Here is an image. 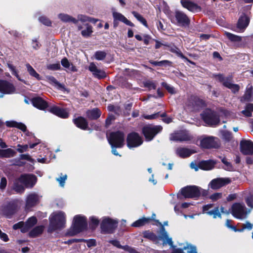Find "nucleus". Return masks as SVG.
<instances>
[{
	"label": "nucleus",
	"mask_w": 253,
	"mask_h": 253,
	"mask_svg": "<svg viewBox=\"0 0 253 253\" xmlns=\"http://www.w3.org/2000/svg\"><path fill=\"white\" fill-rule=\"evenodd\" d=\"M87 228V218L85 216L76 215L74 217L72 226L67 231L66 235L74 236Z\"/></svg>",
	"instance_id": "nucleus-1"
},
{
	"label": "nucleus",
	"mask_w": 253,
	"mask_h": 253,
	"mask_svg": "<svg viewBox=\"0 0 253 253\" xmlns=\"http://www.w3.org/2000/svg\"><path fill=\"white\" fill-rule=\"evenodd\" d=\"M66 215L63 211H60L49 218V224L47 231L52 233L58 230H61L65 226Z\"/></svg>",
	"instance_id": "nucleus-2"
},
{
	"label": "nucleus",
	"mask_w": 253,
	"mask_h": 253,
	"mask_svg": "<svg viewBox=\"0 0 253 253\" xmlns=\"http://www.w3.org/2000/svg\"><path fill=\"white\" fill-rule=\"evenodd\" d=\"M108 141L112 148H122L125 145V133L121 130L111 132Z\"/></svg>",
	"instance_id": "nucleus-3"
},
{
	"label": "nucleus",
	"mask_w": 253,
	"mask_h": 253,
	"mask_svg": "<svg viewBox=\"0 0 253 253\" xmlns=\"http://www.w3.org/2000/svg\"><path fill=\"white\" fill-rule=\"evenodd\" d=\"M201 116L203 121L209 126H216L220 123L219 115L216 111L211 109H206Z\"/></svg>",
	"instance_id": "nucleus-4"
},
{
	"label": "nucleus",
	"mask_w": 253,
	"mask_h": 253,
	"mask_svg": "<svg viewBox=\"0 0 253 253\" xmlns=\"http://www.w3.org/2000/svg\"><path fill=\"white\" fill-rule=\"evenodd\" d=\"M200 195L201 190L198 186L190 185L182 188L177 194V198L181 199V196H183L184 198H197Z\"/></svg>",
	"instance_id": "nucleus-5"
},
{
	"label": "nucleus",
	"mask_w": 253,
	"mask_h": 253,
	"mask_svg": "<svg viewBox=\"0 0 253 253\" xmlns=\"http://www.w3.org/2000/svg\"><path fill=\"white\" fill-rule=\"evenodd\" d=\"M163 129L161 126H152L147 125L142 128V133L145 137L146 141H152L154 137Z\"/></svg>",
	"instance_id": "nucleus-6"
},
{
	"label": "nucleus",
	"mask_w": 253,
	"mask_h": 253,
	"mask_svg": "<svg viewBox=\"0 0 253 253\" xmlns=\"http://www.w3.org/2000/svg\"><path fill=\"white\" fill-rule=\"evenodd\" d=\"M118 222L109 217H104L100 224L101 233L103 234H112L115 232Z\"/></svg>",
	"instance_id": "nucleus-7"
},
{
	"label": "nucleus",
	"mask_w": 253,
	"mask_h": 253,
	"mask_svg": "<svg viewBox=\"0 0 253 253\" xmlns=\"http://www.w3.org/2000/svg\"><path fill=\"white\" fill-rule=\"evenodd\" d=\"M126 142L127 147L130 149L140 146L143 140L138 133L133 131L127 134Z\"/></svg>",
	"instance_id": "nucleus-8"
},
{
	"label": "nucleus",
	"mask_w": 253,
	"mask_h": 253,
	"mask_svg": "<svg viewBox=\"0 0 253 253\" xmlns=\"http://www.w3.org/2000/svg\"><path fill=\"white\" fill-rule=\"evenodd\" d=\"M19 180L25 188H32L36 184L38 178L34 174L23 173L19 176Z\"/></svg>",
	"instance_id": "nucleus-9"
},
{
	"label": "nucleus",
	"mask_w": 253,
	"mask_h": 253,
	"mask_svg": "<svg viewBox=\"0 0 253 253\" xmlns=\"http://www.w3.org/2000/svg\"><path fill=\"white\" fill-rule=\"evenodd\" d=\"M16 88L13 84L4 80L0 79V98L4 94H12L15 92Z\"/></svg>",
	"instance_id": "nucleus-10"
},
{
	"label": "nucleus",
	"mask_w": 253,
	"mask_h": 253,
	"mask_svg": "<svg viewBox=\"0 0 253 253\" xmlns=\"http://www.w3.org/2000/svg\"><path fill=\"white\" fill-rule=\"evenodd\" d=\"M175 19L178 26L187 27L190 24V19L188 16L183 11L176 10L174 12Z\"/></svg>",
	"instance_id": "nucleus-11"
},
{
	"label": "nucleus",
	"mask_w": 253,
	"mask_h": 253,
	"mask_svg": "<svg viewBox=\"0 0 253 253\" xmlns=\"http://www.w3.org/2000/svg\"><path fill=\"white\" fill-rule=\"evenodd\" d=\"M240 151L245 155H253V142L249 140L243 139L240 143Z\"/></svg>",
	"instance_id": "nucleus-12"
},
{
	"label": "nucleus",
	"mask_w": 253,
	"mask_h": 253,
	"mask_svg": "<svg viewBox=\"0 0 253 253\" xmlns=\"http://www.w3.org/2000/svg\"><path fill=\"white\" fill-rule=\"evenodd\" d=\"M193 136L186 130H182L171 135L170 139L175 141H187L192 139Z\"/></svg>",
	"instance_id": "nucleus-13"
},
{
	"label": "nucleus",
	"mask_w": 253,
	"mask_h": 253,
	"mask_svg": "<svg viewBox=\"0 0 253 253\" xmlns=\"http://www.w3.org/2000/svg\"><path fill=\"white\" fill-rule=\"evenodd\" d=\"M17 210V205L14 202H10L2 208V214L7 218H10L14 214Z\"/></svg>",
	"instance_id": "nucleus-14"
},
{
	"label": "nucleus",
	"mask_w": 253,
	"mask_h": 253,
	"mask_svg": "<svg viewBox=\"0 0 253 253\" xmlns=\"http://www.w3.org/2000/svg\"><path fill=\"white\" fill-rule=\"evenodd\" d=\"M231 181V179L229 178H217L212 180L210 185L211 189L217 190L229 184Z\"/></svg>",
	"instance_id": "nucleus-15"
},
{
	"label": "nucleus",
	"mask_w": 253,
	"mask_h": 253,
	"mask_svg": "<svg viewBox=\"0 0 253 253\" xmlns=\"http://www.w3.org/2000/svg\"><path fill=\"white\" fill-rule=\"evenodd\" d=\"M180 3L184 8L187 9L192 12L196 13L202 10L200 6L190 0H181Z\"/></svg>",
	"instance_id": "nucleus-16"
},
{
	"label": "nucleus",
	"mask_w": 253,
	"mask_h": 253,
	"mask_svg": "<svg viewBox=\"0 0 253 253\" xmlns=\"http://www.w3.org/2000/svg\"><path fill=\"white\" fill-rule=\"evenodd\" d=\"M48 111L52 114L62 119L68 118L69 116V113L65 109L60 108L57 106H53L48 109Z\"/></svg>",
	"instance_id": "nucleus-17"
},
{
	"label": "nucleus",
	"mask_w": 253,
	"mask_h": 253,
	"mask_svg": "<svg viewBox=\"0 0 253 253\" xmlns=\"http://www.w3.org/2000/svg\"><path fill=\"white\" fill-rule=\"evenodd\" d=\"M213 206L212 204H209L204 205L203 207V211L209 215H212L213 218H216L217 217L221 218V214L219 211V207H216L212 210L209 211V210Z\"/></svg>",
	"instance_id": "nucleus-18"
},
{
	"label": "nucleus",
	"mask_w": 253,
	"mask_h": 253,
	"mask_svg": "<svg viewBox=\"0 0 253 253\" xmlns=\"http://www.w3.org/2000/svg\"><path fill=\"white\" fill-rule=\"evenodd\" d=\"M31 101L35 108L41 110H44L48 107V102L40 96L32 98Z\"/></svg>",
	"instance_id": "nucleus-19"
},
{
	"label": "nucleus",
	"mask_w": 253,
	"mask_h": 253,
	"mask_svg": "<svg viewBox=\"0 0 253 253\" xmlns=\"http://www.w3.org/2000/svg\"><path fill=\"white\" fill-rule=\"evenodd\" d=\"M73 122L76 126L82 130H89L88 122L87 119L84 117L79 116L73 119Z\"/></svg>",
	"instance_id": "nucleus-20"
},
{
	"label": "nucleus",
	"mask_w": 253,
	"mask_h": 253,
	"mask_svg": "<svg viewBox=\"0 0 253 253\" xmlns=\"http://www.w3.org/2000/svg\"><path fill=\"white\" fill-rule=\"evenodd\" d=\"M200 145L202 148L206 149L217 148L219 147L218 144L212 137L203 138L201 140Z\"/></svg>",
	"instance_id": "nucleus-21"
},
{
	"label": "nucleus",
	"mask_w": 253,
	"mask_h": 253,
	"mask_svg": "<svg viewBox=\"0 0 253 253\" xmlns=\"http://www.w3.org/2000/svg\"><path fill=\"white\" fill-rule=\"evenodd\" d=\"M245 207L240 203H236L232 206V214L236 218L241 219L245 213Z\"/></svg>",
	"instance_id": "nucleus-22"
},
{
	"label": "nucleus",
	"mask_w": 253,
	"mask_h": 253,
	"mask_svg": "<svg viewBox=\"0 0 253 253\" xmlns=\"http://www.w3.org/2000/svg\"><path fill=\"white\" fill-rule=\"evenodd\" d=\"M88 69L92 73L93 76L98 79H104L106 77L105 72L102 70L98 69L93 62L90 64Z\"/></svg>",
	"instance_id": "nucleus-23"
},
{
	"label": "nucleus",
	"mask_w": 253,
	"mask_h": 253,
	"mask_svg": "<svg viewBox=\"0 0 253 253\" xmlns=\"http://www.w3.org/2000/svg\"><path fill=\"white\" fill-rule=\"evenodd\" d=\"M250 19L245 13H243L239 17L237 27L241 31H244L249 25Z\"/></svg>",
	"instance_id": "nucleus-24"
},
{
	"label": "nucleus",
	"mask_w": 253,
	"mask_h": 253,
	"mask_svg": "<svg viewBox=\"0 0 253 253\" xmlns=\"http://www.w3.org/2000/svg\"><path fill=\"white\" fill-rule=\"evenodd\" d=\"M216 164V161L213 160H202L198 163V168L204 170H209L213 169Z\"/></svg>",
	"instance_id": "nucleus-25"
},
{
	"label": "nucleus",
	"mask_w": 253,
	"mask_h": 253,
	"mask_svg": "<svg viewBox=\"0 0 253 253\" xmlns=\"http://www.w3.org/2000/svg\"><path fill=\"white\" fill-rule=\"evenodd\" d=\"M161 232L160 235L158 236V240H163V245H166L168 244L169 246H172L173 245V242L171 238H169L167 232L163 225H161Z\"/></svg>",
	"instance_id": "nucleus-26"
},
{
	"label": "nucleus",
	"mask_w": 253,
	"mask_h": 253,
	"mask_svg": "<svg viewBox=\"0 0 253 253\" xmlns=\"http://www.w3.org/2000/svg\"><path fill=\"white\" fill-rule=\"evenodd\" d=\"M101 111L98 108H94L86 111V117L90 120H96L101 115Z\"/></svg>",
	"instance_id": "nucleus-27"
},
{
	"label": "nucleus",
	"mask_w": 253,
	"mask_h": 253,
	"mask_svg": "<svg viewBox=\"0 0 253 253\" xmlns=\"http://www.w3.org/2000/svg\"><path fill=\"white\" fill-rule=\"evenodd\" d=\"M253 95V87L252 85L249 84L246 87L244 94L241 97L240 101L242 102L251 101Z\"/></svg>",
	"instance_id": "nucleus-28"
},
{
	"label": "nucleus",
	"mask_w": 253,
	"mask_h": 253,
	"mask_svg": "<svg viewBox=\"0 0 253 253\" xmlns=\"http://www.w3.org/2000/svg\"><path fill=\"white\" fill-rule=\"evenodd\" d=\"M194 151L187 148L179 147L176 150V155L181 158H186L190 157Z\"/></svg>",
	"instance_id": "nucleus-29"
},
{
	"label": "nucleus",
	"mask_w": 253,
	"mask_h": 253,
	"mask_svg": "<svg viewBox=\"0 0 253 253\" xmlns=\"http://www.w3.org/2000/svg\"><path fill=\"white\" fill-rule=\"evenodd\" d=\"M113 17L118 21H121L130 27H134V24L128 20L124 15L118 12L113 13Z\"/></svg>",
	"instance_id": "nucleus-30"
},
{
	"label": "nucleus",
	"mask_w": 253,
	"mask_h": 253,
	"mask_svg": "<svg viewBox=\"0 0 253 253\" xmlns=\"http://www.w3.org/2000/svg\"><path fill=\"white\" fill-rule=\"evenodd\" d=\"M12 189L17 193H23L25 190V188L21 182L19 180V177L16 178L13 183Z\"/></svg>",
	"instance_id": "nucleus-31"
},
{
	"label": "nucleus",
	"mask_w": 253,
	"mask_h": 253,
	"mask_svg": "<svg viewBox=\"0 0 253 253\" xmlns=\"http://www.w3.org/2000/svg\"><path fill=\"white\" fill-rule=\"evenodd\" d=\"M37 223V219L35 216H32L29 217L25 223L24 228L22 230V233L27 232L31 228L36 225Z\"/></svg>",
	"instance_id": "nucleus-32"
},
{
	"label": "nucleus",
	"mask_w": 253,
	"mask_h": 253,
	"mask_svg": "<svg viewBox=\"0 0 253 253\" xmlns=\"http://www.w3.org/2000/svg\"><path fill=\"white\" fill-rule=\"evenodd\" d=\"M44 226L42 225L37 226L32 229L28 234L30 238H36L41 235L43 232Z\"/></svg>",
	"instance_id": "nucleus-33"
},
{
	"label": "nucleus",
	"mask_w": 253,
	"mask_h": 253,
	"mask_svg": "<svg viewBox=\"0 0 253 253\" xmlns=\"http://www.w3.org/2000/svg\"><path fill=\"white\" fill-rule=\"evenodd\" d=\"M38 202V197L36 194H31L27 197L26 200V207L32 208L34 207Z\"/></svg>",
	"instance_id": "nucleus-34"
},
{
	"label": "nucleus",
	"mask_w": 253,
	"mask_h": 253,
	"mask_svg": "<svg viewBox=\"0 0 253 253\" xmlns=\"http://www.w3.org/2000/svg\"><path fill=\"white\" fill-rule=\"evenodd\" d=\"M16 154V152L11 148L6 149H0V158H11L14 157Z\"/></svg>",
	"instance_id": "nucleus-35"
},
{
	"label": "nucleus",
	"mask_w": 253,
	"mask_h": 253,
	"mask_svg": "<svg viewBox=\"0 0 253 253\" xmlns=\"http://www.w3.org/2000/svg\"><path fill=\"white\" fill-rule=\"evenodd\" d=\"M151 218H146V217H143L142 218H140L133 222L131 224V226L134 227H142L150 223L151 221Z\"/></svg>",
	"instance_id": "nucleus-36"
},
{
	"label": "nucleus",
	"mask_w": 253,
	"mask_h": 253,
	"mask_svg": "<svg viewBox=\"0 0 253 253\" xmlns=\"http://www.w3.org/2000/svg\"><path fill=\"white\" fill-rule=\"evenodd\" d=\"M143 237L149 239L153 242H156L158 240L159 237L154 233L150 230H145L142 232Z\"/></svg>",
	"instance_id": "nucleus-37"
},
{
	"label": "nucleus",
	"mask_w": 253,
	"mask_h": 253,
	"mask_svg": "<svg viewBox=\"0 0 253 253\" xmlns=\"http://www.w3.org/2000/svg\"><path fill=\"white\" fill-rule=\"evenodd\" d=\"M26 67L28 72L31 76L35 78L38 81L42 80L41 76L36 71V70L29 63H27L26 64Z\"/></svg>",
	"instance_id": "nucleus-38"
},
{
	"label": "nucleus",
	"mask_w": 253,
	"mask_h": 253,
	"mask_svg": "<svg viewBox=\"0 0 253 253\" xmlns=\"http://www.w3.org/2000/svg\"><path fill=\"white\" fill-rule=\"evenodd\" d=\"M223 86L230 89L233 93L236 94L240 90V86L238 84H232L229 82L223 83Z\"/></svg>",
	"instance_id": "nucleus-39"
},
{
	"label": "nucleus",
	"mask_w": 253,
	"mask_h": 253,
	"mask_svg": "<svg viewBox=\"0 0 253 253\" xmlns=\"http://www.w3.org/2000/svg\"><path fill=\"white\" fill-rule=\"evenodd\" d=\"M189 103L188 106H198L201 104H202L204 101L202 99H201L199 97L195 96H191L188 100Z\"/></svg>",
	"instance_id": "nucleus-40"
},
{
	"label": "nucleus",
	"mask_w": 253,
	"mask_h": 253,
	"mask_svg": "<svg viewBox=\"0 0 253 253\" xmlns=\"http://www.w3.org/2000/svg\"><path fill=\"white\" fill-rule=\"evenodd\" d=\"M89 225L91 230H95L99 224V220L94 216L89 217Z\"/></svg>",
	"instance_id": "nucleus-41"
},
{
	"label": "nucleus",
	"mask_w": 253,
	"mask_h": 253,
	"mask_svg": "<svg viewBox=\"0 0 253 253\" xmlns=\"http://www.w3.org/2000/svg\"><path fill=\"white\" fill-rule=\"evenodd\" d=\"M117 84L122 87L129 88L130 84L128 83L127 79L124 77H120L116 80Z\"/></svg>",
	"instance_id": "nucleus-42"
},
{
	"label": "nucleus",
	"mask_w": 253,
	"mask_h": 253,
	"mask_svg": "<svg viewBox=\"0 0 253 253\" xmlns=\"http://www.w3.org/2000/svg\"><path fill=\"white\" fill-rule=\"evenodd\" d=\"M253 112V104L248 103L245 109L243 110L241 113L247 117H250L252 115Z\"/></svg>",
	"instance_id": "nucleus-43"
},
{
	"label": "nucleus",
	"mask_w": 253,
	"mask_h": 253,
	"mask_svg": "<svg viewBox=\"0 0 253 253\" xmlns=\"http://www.w3.org/2000/svg\"><path fill=\"white\" fill-rule=\"evenodd\" d=\"M132 14L133 16L146 28H148V25L146 20L141 14L135 11H133L132 12Z\"/></svg>",
	"instance_id": "nucleus-44"
},
{
	"label": "nucleus",
	"mask_w": 253,
	"mask_h": 253,
	"mask_svg": "<svg viewBox=\"0 0 253 253\" xmlns=\"http://www.w3.org/2000/svg\"><path fill=\"white\" fill-rule=\"evenodd\" d=\"M86 29L82 30L81 32L82 36L84 38H88L90 37L93 33L92 26L89 24H86Z\"/></svg>",
	"instance_id": "nucleus-45"
},
{
	"label": "nucleus",
	"mask_w": 253,
	"mask_h": 253,
	"mask_svg": "<svg viewBox=\"0 0 253 253\" xmlns=\"http://www.w3.org/2000/svg\"><path fill=\"white\" fill-rule=\"evenodd\" d=\"M106 56L107 53L105 51L98 50L94 53L93 57L97 60H103Z\"/></svg>",
	"instance_id": "nucleus-46"
},
{
	"label": "nucleus",
	"mask_w": 253,
	"mask_h": 253,
	"mask_svg": "<svg viewBox=\"0 0 253 253\" xmlns=\"http://www.w3.org/2000/svg\"><path fill=\"white\" fill-rule=\"evenodd\" d=\"M7 66H8V67L9 68V69H10V70L11 71L12 74L13 76H15L19 81L26 84L25 81L21 79L20 77H19V76L18 74V71L16 70L15 66H14L13 65L10 64H8Z\"/></svg>",
	"instance_id": "nucleus-47"
},
{
	"label": "nucleus",
	"mask_w": 253,
	"mask_h": 253,
	"mask_svg": "<svg viewBox=\"0 0 253 253\" xmlns=\"http://www.w3.org/2000/svg\"><path fill=\"white\" fill-rule=\"evenodd\" d=\"M116 117L115 115L112 114H109L105 120V128H108L115 121Z\"/></svg>",
	"instance_id": "nucleus-48"
},
{
	"label": "nucleus",
	"mask_w": 253,
	"mask_h": 253,
	"mask_svg": "<svg viewBox=\"0 0 253 253\" xmlns=\"http://www.w3.org/2000/svg\"><path fill=\"white\" fill-rule=\"evenodd\" d=\"M225 35L227 38L232 42H240L242 41L241 37L235 35L229 32H226Z\"/></svg>",
	"instance_id": "nucleus-49"
},
{
	"label": "nucleus",
	"mask_w": 253,
	"mask_h": 253,
	"mask_svg": "<svg viewBox=\"0 0 253 253\" xmlns=\"http://www.w3.org/2000/svg\"><path fill=\"white\" fill-rule=\"evenodd\" d=\"M212 77L217 80L219 82L221 83L223 85V83L228 82L229 78H225L222 74H214Z\"/></svg>",
	"instance_id": "nucleus-50"
},
{
	"label": "nucleus",
	"mask_w": 253,
	"mask_h": 253,
	"mask_svg": "<svg viewBox=\"0 0 253 253\" xmlns=\"http://www.w3.org/2000/svg\"><path fill=\"white\" fill-rule=\"evenodd\" d=\"M143 84L144 87L148 88L149 90L156 89V83L153 81L147 80L145 82H143Z\"/></svg>",
	"instance_id": "nucleus-51"
},
{
	"label": "nucleus",
	"mask_w": 253,
	"mask_h": 253,
	"mask_svg": "<svg viewBox=\"0 0 253 253\" xmlns=\"http://www.w3.org/2000/svg\"><path fill=\"white\" fill-rule=\"evenodd\" d=\"M162 86L165 87L166 89L168 91L169 93L174 94L176 93V91L174 87L169 85L166 82H162L161 83Z\"/></svg>",
	"instance_id": "nucleus-52"
},
{
	"label": "nucleus",
	"mask_w": 253,
	"mask_h": 253,
	"mask_svg": "<svg viewBox=\"0 0 253 253\" xmlns=\"http://www.w3.org/2000/svg\"><path fill=\"white\" fill-rule=\"evenodd\" d=\"M169 51L172 53H175L176 55L181 58V54H183L180 49L175 45H173L172 46L169 45Z\"/></svg>",
	"instance_id": "nucleus-53"
},
{
	"label": "nucleus",
	"mask_w": 253,
	"mask_h": 253,
	"mask_svg": "<svg viewBox=\"0 0 253 253\" xmlns=\"http://www.w3.org/2000/svg\"><path fill=\"white\" fill-rule=\"evenodd\" d=\"M149 62L151 64H152L154 66H163L166 64L170 63V62L169 61L166 60H162V61H153V60H150Z\"/></svg>",
	"instance_id": "nucleus-54"
},
{
	"label": "nucleus",
	"mask_w": 253,
	"mask_h": 253,
	"mask_svg": "<svg viewBox=\"0 0 253 253\" xmlns=\"http://www.w3.org/2000/svg\"><path fill=\"white\" fill-rule=\"evenodd\" d=\"M61 68L60 64L59 62L54 64H50L47 65V69L52 71H56Z\"/></svg>",
	"instance_id": "nucleus-55"
},
{
	"label": "nucleus",
	"mask_w": 253,
	"mask_h": 253,
	"mask_svg": "<svg viewBox=\"0 0 253 253\" xmlns=\"http://www.w3.org/2000/svg\"><path fill=\"white\" fill-rule=\"evenodd\" d=\"M39 21L43 24L50 26L51 25V21L47 17L45 16H41L39 17Z\"/></svg>",
	"instance_id": "nucleus-56"
},
{
	"label": "nucleus",
	"mask_w": 253,
	"mask_h": 253,
	"mask_svg": "<svg viewBox=\"0 0 253 253\" xmlns=\"http://www.w3.org/2000/svg\"><path fill=\"white\" fill-rule=\"evenodd\" d=\"M107 109L110 112H113L117 114L118 112L120 111V107L119 106H115L112 104H109L107 106Z\"/></svg>",
	"instance_id": "nucleus-57"
},
{
	"label": "nucleus",
	"mask_w": 253,
	"mask_h": 253,
	"mask_svg": "<svg viewBox=\"0 0 253 253\" xmlns=\"http://www.w3.org/2000/svg\"><path fill=\"white\" fill-rule=\"evenodd\" d=\"M82 242H85L88 247H94L96 245V240L93 239L88 240L82 239Z\"/></svg>",
	"instance_id": "nucleus-58"
},
{
	"label": "nucleus",
	"mask_w": 253,
	"mask_h": 253,
	"mask_svg": "<svg viewBox=\"0 0 253 253\" xmlns=\"http://www.w3.org/2000/svg\"><path fill=\"white\" fill-rule=\"evenodd\" d=\"M245 201L249 207L253 208V193L247 197L245 199Z\"/></svg>",
	"instance_id": "nucleus-59"
},
{
	"label": "nucleus",
	"mask_w": 253,
	"mask_h": 253,
	"mask_svg": "<svg viewBox=\"0 0 253 253\" xmlns=\"http://www.w3.org/2000/svg\"><path fill=\"white\" fill-rule=\"evenodd\" d=\"M17 147L18 148L17 149V151L18 152L21 153L27 151L28 149V145L27 144H25V145L18 144Z\"/></svg>",
	"instance_id": "nucleus-60"
},
{
	"label": "nucleus",
	"mask_w": 253,
	"mask_h": 253,
	"mask_svg": "<svg viewBox=\"0 0 253 253\" xmlns=\"http://www.w3.org/2000/svg\"><path fill=\"white\" fill-rule=\"evenodd\" d=\"M32 45L33 48L35 50H38L42 46L41 44L38 42V40L37 39L32 40Z\"/></svg>",
	"instance_id": "nucleus-61"
},
{
	"label": "nucleus",
	"mask_w": 253,
	"mask_h": 253,
	"mask_svg": "<svg viewBox=\"0 0 253 253\" xmlns=\"http://www.w3.org/2000/svg\"><path fill=\"white\" fill-rule=\"evenodd\" d=\"M25 223L23 221H19L17 223L14 224L13 225V229L14 230L21 229V231L22 232V230L23 228H24Z\"/></svg>",
	"instance_id": "nucleus-62"
},
{
	"label": "nucleus",
	"mask_w": 253,
	"mask_h": 253,
	"mask_svg": "<svg viewBox=\"0 0 253 253\" xmlns=\"http://www.w3.org/2000/svg\"><path fill=\"white\" fill-rule=\"evenodd\" d=\"M70 16H71L68 14L62 13L59 14L58 15V17L61 19V20L64 22H69Z\"/></svg>",
	"instance_id": "nucleus-63"
},
{
	"label": "nucleus",
	"mask_w": 253,
	"mask_h": 253,
	"mask_svg": "<svg viewBox=\"0 0 253 253\" xmlns=\"http://www.w3.org/2000/svg\"><path fill=\"white\" fill-rule=\"evenodd\" d=\"M221 197L222 194L221 193H215L210 196V199L212 200L213 201H216L221 198Z\"/></svg>",
	"instance_id": "nucleus-64"
}]
</instances>
